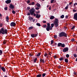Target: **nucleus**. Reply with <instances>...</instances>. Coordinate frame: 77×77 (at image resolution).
Listing matches in <instances>:
<instances>
[{"label":"nucleus","mask_w":77,"mask_h":77,"mask_svg":"<svg viewBox=\"0 0 77 77\" xmlns=\"http://www.w3.org/2000/svg\"><path fill=\"white\" fill-rule=\"evenodd\" d=\"M0 34H2V35H7L8 34V30L6 29H4L3 28H2L0 30Z\"/></svg>","instance_id":"1"},{"label":"nucleus","mask_w":77,"mask_h":77,"mask_svg":"<svg viewBox=\"0 0 77 77\" xmlns=\"http://www.w3.org/2000/svg\"><path fill=\"white\" fill-rule=\"evenodd\" d=\"M29 12L27 14V15L29 16L30 15H33L34 14V12H35V9L34 8H32L31 9L29 10Z\"/></svg>","instance_id":"2"},{"label":"nucleus","mask_w":77,"mask_h":77,"mask_svg":"<svg viewBox=\"0 0 77 77\" xmlns=\"http://www.w3.org/2000/svg\"><path fill=\"white\" fill-rule=\"evenodd\" d=\"M59 37H63V36H64L66 38H67V34L64 32H62L59 33Z\"/></svg>","instance_id":"3"},{"label":"nucleus","mask_w":77,"mask_h":77,"mask_svg":"<svg viewBox=\"0 0 77 77\" xmlns=\"http://www.w3.org/2000/svg\"><path fill=\"white\" fill-rule=\"evenodd\" d=\"M59 20L55 18V21L54 22V25L56 27H57L58 26H59Z\"/></svg>","instance_id":"4"},{"label":"nucleus","mask_w":77,"mask_h":77,"mask_svg":"<svg viewBox=\"0 0 77 77\" xmlns=\"http://www.w3.org/2000/svg\"><path fill=\"white\" fill-rule=\"evenodd\" d=\"M38 32H37L35 34H31V36L32 38H36L38 36Z\"/></svg>","instance_id":"5"},{"label":"nucleus","mask_w":77,"mask_h":77,"mask_svg":"<svg viewBox=\"0 0 77 77\" xmlns=\"http://www.w3.org/2000/svg\"><path fill=\"white\" fill-rule=\"evenodd\" d=\"M68 50H69L68 48L66 47L63 48V51L64 53H65V52L68 51Z\"/></svg>","instance_id":"6"},{"label":"nucleus","mask_w":77,"mask_h":77,"mask_svg":"<svg viewBox=\"0 0 77 77\" xmlns=\"http://www.w3.org/2000/svg\"><path fill=\"white\" fill-rule=\"evenodd\" d=\"M9 8L11 9H14L15 8V7L14 5L12 4H10V6H9Z\"/></svg>","instance_id":"7"},{"label":"nucleus","mask_w":77,"mask_h":77,"mask_svg":"<svg viewBox=\"0 0 77 77\" xmlns=\"http://www.w3.org/2000/svg\"><path fill=\"white\" fill-rule=\"evenodd\" d=\"M11 27H15L16 26V23L15 22H12L10 23Z\"/></svg>","instance_id":"8"},{"label":"nucleus","mask_w":77,"mask_h":77,"mask_svg":"<svg viewBox=\"0 0 77 77\" xmlns=\"http://www.w3.org/2000/svg\"><path fill=\"white\" fill-rule=\"evenodd\" d=\"M73 18L75 20H77V13L74 14Z\"/></svg>","instance_id":"9"},{"label":"nucleus","mask_w":77,"mask_h":77,"mask_svg":"<svg viewBox=\"0 0 77 77\" xmlns=\"http://www.w3.org/2000/svg\"><path fill=\"white\" fill-rule=\"evenodd\" d=\"M11 0H7L5 1V3H6V4H9L11 3Z\"/></svg>","instance_id":"10"},{"label":"nucleus","mask_w":77,"mask_h":77,"mask_svg":"<svg viewBox=\"0 0 77 77\" xmlns=\"http://www.w3.org/2000/svg\"><path fill=\"white\" fill-rule=\"evenodd\" d=\"M9 17H8V16H7L6 17V21L7 22V23H9Z\"/></svg>","instance_id":"11"},{"label":"nucleus","mask_w":77,"mask_h":77,"mask_svg":"<svg viewBox=\"0 0 77 77\" xmlns=\"http://www.w3.org/2000/svg\"><path fill=\"white\" fill-rule=\"evenodd\" d=\"M35 17H36V18H40V17H41V14H39H39H38L37 13L36 14V16Z\"/></svg>","instance_id":"12"},{"label":"nucleus","mask_w":77,"mask_h":77,"mask_svg":"<svg viewBox=\"0 0 77 77\" xmlns=\"http://www.w3.org/2000/svg\"><path fill=\"white\" fill-rule=\"evenodd\" d=\"M29 20L31 21V22H32V20L33 19V18L30 17V16H29Z\"/></svg>","instance_id":"13"},{"label":"nucleus","mask_w":77,"mask_h":77,"mask_svg":"<svg viewBox=\"0 0 77 77\" xmlns=\"http://www.w3.org/2000/svg\"><path fill=\"white\" fill-rule=\"evenodd\" d=\"M1 69H2V71L3 72H5L6 71V69H5V68L3 67H1Z\"/></svg>","instance_id":"14"},{"label":"nucleus","mask_w":77,"mask_h":77,"mask_svg":"<svg viewBox=\"0 0 77 77\" xmlns=\"http://www.w3.org/2000/svg\"><path fill=\"white\" fill-rule=\"evenodd\" d=\"M53 27L51 26H50V24L48 23V31L50 30H52V28Z\"/></svg>","instance_id":"15"},{"label":"nucleus","mask_w":77,"mask_h":77,"mask_svg":"<svg viewBox=\"0 0 77 77\" xmlns=\"http://www.w3.org/2000/svg\"><path fill=\"white\" fill-rule=\"evenodd\" d=\"M44 56L45 57H47V58L48 57V54H47L46 53H45L44 54Z\"/></svg>","instance_id":"16"},{"label":"nucleus","mask_w":77,"mask_h":77,"mask_svg":"<svg viewBox=\"0 0 77 77\" xmlns=\"http://www.w3.org/2000/svg\"><path fill=\"white\" fill-rule=\"evenodd\" d=\"M40 62H42V63H45V61H44V60L42 59H40Z\"/></svg>","instance_id":"17"},{"label":"nucleus","mask_w":77,"mask_h":77,"mask_svg":"<svg viewBox=\"0 0 77 77\" xmlns=\"http://www.w3.org/2000/svg\"><path fill=\"white\" fill-rule=\"evenodd\" d=\"M65 58V57L64 56V57H61V58L59 59L60 60H63V59H64Z\"/></svg>","instance_id":"18"},{"label":"nucleus","mask_w":77,"mask_h":77,"mask_svg":"<svg viewBox=\"0 0 77 77\" xmlns=\"http://www.w3.org/2000/svg\"><path fill=\"white\" fill-rule=\"evenodd\" d=\"M54 18V17L53 16H51L50 17V20H53Z\"/></svg>","instance_id":"19"},{"label":"nucleus","mask_w":77,"mask_h":77,"mask_svg":"<svg viewBox=\"0 0 77 77\" xmlns=\"http://www.w3.org/2000/svg\"><path fill=\"white\" fill-rule=\"evenodd\" d=\"M62 43H59L57 45L58 47H60L61 46Z\"/></svg>","instance_id":"20"},{"label":"nucleus","mask_w":77,"mask_h":77,"mask_svg":"<svg viewBox=\"0 0 77 77\" xmlns=\"http://www.w3.org/2000/svg\"><path fill=\"white\" fill-rule=\"evenodd\" d=\"M42 76V74H39L36 75V77H41Z\"/></svg>","instance_id":"21"},{"label":"nucleus","mask_w":77,"mask_h":77,"mask_svg":"<svg viewBox=\"0 0 77 77\" xmlns=\"http://www.w3.org/2000/svg\"><path fill=\"white\" fill-rule=\"evenodd\" d=\"M61 47H62L63 48H64L65 47V45L64 44H61Z\"/></svg>","instance_id":"22"},{"label":"nucleus","mask_w":77,"mask_h":77,"mask_svg":"<svg viewBox=\"0 0 77 77\" xmlns=\"http://www.w3.org/2000/svg\"><path fill=\"white\" fill-rule=\"evenodd\" d=\"M36 6L38 7V8H40L41 7V5L39 4V3H37L36 4Z\"/></svg>","instance_id":"23"},{"label":"nucleus","mask_w":77,"mask_h":77,"mask_svg":"<svg viewBox=\"0 0 77 77\" xmlns=\"http://www.w3.org/2000/svg\"><path fill=\"white\" fill-rule=\"evenodd\" d=\"M33 26H30L28 30H32V29H33Z\"/></svg>","instance_id":"24"},{"label":"nucleus","mask_w":77,"mask_h":77,"mask_svg":"<svg viewBox=\"0 0 77 77\" xmlns=\"http://www.w3.org/2000/svg\"><path fill=\"white\" fill-rule=\"evenodd\" d=\"M47 31H48V23H47V26L46 28Z\"/></svg>","instance_id":"25"},{"label":"nucleus","mask_w":77,"mask_h":77,"mask_svg":"<svg viewBox=\"0 0 77 77\" xmlns=\"http://www.w3.org/2000/svg\"><path fill=\"white\" fill-rule=\"evenodd\" d=\"M37 60V58H36L34 60V63H36V62Z\"/></svg>","instance_id":"26"},{"label":"nucleus","mask_w":77,"mask_h":77,"mask_svg":"<svg viewBox=\"0 0 77 77\" xmlns=\"http://www.w3.org/2000/svg\"><path fill=\"white\" fill-rule=\"evenodd\" d=\"M40 55H41V53L39 52L38 53V54H37L36 55L38 57H39V56H40Z\"/></svg>","instance_id":"27"},{"label":"nucleus","mask_w":77,"mask_h":77,"mask_svg":"<svg viewBox=\"0 0 77 77\" xmlns=\"http://www.w3.org/2000/svg\"><path fill=\"white\" fill-rule=\"evenodd\" d=\"M65 61L66 62V63H68V60L67 59H65Z\"/></svg>","instance_id":"28"},{"label":"nucleus","mask_w":77,"mask_h":77,"mask_svg":"<svg viewBox=\"0 0 77 77\" xmlns=\"http://www.w3.org/2000/svg\"><path fill=\"white\" fill-rule=\"evenodd\" d=\"M12 13L13 14H15V13H16V12L14 11L13 9H12Z\"/></svg>","instance_id":"29"},{"label":"nucleus","mask_w":77,"mask_h":77,"mask_svg":"<svg viewBox=\"0 0 77 77\" xmlns=\"http://www.w3.org/2000/svg\"><path fill=\"white\" fill-rule=\"evenodd\" d=\"M42 27L43 28H46L47 27V25L45 24L44 25H43Z\"/></svg>","instance_id":"30"},{"label":"nucleus","mask_w":77,"mask_h":77,"mask_svg":"<svg viewBox=\"0 0 77 77\" xmlns=\"http://www.w3.org/2000/svg\"><path fill=\"white\" fill-rule=\"evenodd\" d=\"M36 25L37 26H39V27L41 26V24H40V23H37L36 24Z\"/></svg>","instance_id":"31"},{"label":"nucleus","mask_w":77,"mask_h":77,"mask_svg":"<svg viewBox=\"0 0 77 77\" xmlns=\"http://www.w3.org/2000/svg\"><path fill=\"white\" fill-rule=\"evenodd\" d=\"M3 54V51L2 50H0V55H2Z\"/></svg>","instance_id":"32"},{"label":"nucleus","mask_w":77,"mask_h":77,"mask_svg":"<svg viewBox=\"0 0 77 77\" xmlns=\"http://www.w3.org/2000/svg\"><path fill=\"white\" fill-rule=\"evenodd\" d=\"M73 56L74 57H77V54H73Z\"/></svg>","instance_id":"33"},{"label":"nucleus","mask_w":77,"mask_h":77,"mask_svg":"<svg viewBox=\"0 0 77 77\" xmlns=\"http://www.w3.org/2000/svg\"><path fill=\"white\" fill-rule=\"evenodd\" d=\"M73 74H74L73 75L74 77H75V75H77V73L76 72H74Z\"/></svg>","instance_id":"34"},{"label":"nucleus","mask_w":77,"mask_h":77,"mask_svg":"<svg viewBox=\"0 0 77 77\" xmlns=\"http://www.w3.org/2000/svg\"><path fill=\"white\" fill-rule=\"evenodd\" d=\"M64 15H62L60 16V18H64Z\"/></svg>","instance_id":"35"},{"label":"nucleus","mask_w":77,"mask_h":77,"mask_svg":"<svg viewBox=\"0 0 77 77\" xmlns=\"http://www.w3.org/2000/svg\"><path fill=\"white\" fill-rule=\"evenodd\" d=\"M66 57H67V58H68V57H69V54H67L66 55Z\"/></svg>","instance_id":"36"},{"label":"nucleus","mask_w":77,"mask_h":77,"mask_svg":"<svg viewBox=\"0 0 77 77\" xmlns=\"http://www.w3.org/2000/svg\"><path fill=\"white\" fill-rule=\"evenodd\" d=\"M45 75H46V74L45 73H43L42 75V77H45Z\"/></svg>","instance_id":"37"},{"label":"nucleus","mask_w":77,"mask_h":77,"mask_svg":"<svg viewBox=\"0 0 77 77\" xmlns=\"http://www.w3.org/2000/svg\"><path fill=\"white\" fill-rule=\"evenodd\" d=\"M31 5H35V2H32L31 3Z\"/></svg>","instance_id":"38"},{"label":"nucleus","mask_w":77,"mask_h":77,"mask_svg":"<svg viewBox=\"0 0 77 77\" xmlns=\"http://www.w3.org/2000/svg\"><path fill=\"white\" fill-rule=\"evenodd\" d=\"M4 9L5 11H7V10H8V7H5V8H4Z\"/></svg>","instance_id":"39"},{"label":"nucleus","mask_w":77,"mask_h":77,"mask_svg":"<svg viewBox=\"0 0 77 77\" xmlns=\"http://www.w3.org/2000/svg\"><path fill=\"white\" fill-rule=\"evenodd\" d=\"M3 43L4 44H6V41H3Z\"/></svg>","instance_id":"40"},{"label":"nucleus","mask_w":77,"mask_h":77,"mask_svg":"<svg viewBox=\"0 0 77 77\" xmlns=\"http://www.w3.org/2000/svg\"><path fill=\"white\" fill-rule=\"evenodd\" d=\"M73 12H77V10H75V9H73Z\"/></svg>","instance_id":"41"},{"label":"nucleus","mask_w":77,"mask_h":77,"mask_svg":"<svg viewBox=\"0 0 77 77\" xmlns=\"http://www.w3.org/2000/svg\"><path fill=\"white\" fill-rule=\"evenodd\" d=\"M51 27H54V24H53V23L51 24Z\"/></svg>","instance_id":"42"},{"label":"nucleus","mask_w":77,"mask_h":77,"mask_svg":"<svg viewBox=\"0 0 77 77\" xmlns=\"http://www.w3.org/2000/svg\"><path fill=\"white\" fill-rule=\"evenodd\" d=\"M54 42V41H53V40H52L51 41V44H53V42Z\"/></svg>","instance_id":"43"},{"label":"nucleus","mask_w":77,"mask_h":77,"mask_svg":"<svg viewBox=\"0 0 77 77\" xmlns=\"http://www.w3.org/2000/svg\"><path fill=\"white\" fill-rule=\"evenodd\" d=\"M75 28V26H73L71 28V30H73Z\"/></svg>","instance_id":"44"},{"label":"nucleus","mask_w":77,"mask_h":77,"mask_svg":"<svg viewBox=\"0 0 77 77\" xmlns=\"http://www.w3.org/2000/svg\"><path fill=\"white\" fill-rule=\"evenodd\" d=\"M30 0H28L27 2V3L28 4H29V3H30Z\"/></svg>","instance_id":"45"},{"label":"nucleus","mask_w":77,"mask_h":77,"mask_svg":"<svg viewBox=\"0 0 77 77\" xmlns=\"http://www.w3.org/2000/svg\"><path fill=\"white\" fill-rule=\"evenodd\" d=\"M54 0H51V3H53V2H54Z\"/></svg>","instance_id":"46"},{"label":"nucleus","mask_w":77,"mask_h":77,"mask_svg":"<svg viewBox=\"0 0 77 77\" xmlns=\"http://www.w3.org/2000/svg\"><path fill=\"white\" fill-rule=\"evenodd\" d=\"M35 9H36V10H38L40 9V8H39L37 7L35 8Z\"/></svg>","instance_id":"47"},{"label":"nucleus","mask_w":77,"mask_h":77,"mask_svg":"<svg viewBox=\"0 0 77 77\" xmlns=\"http://www.w3.org/2000/svg\"><path fill=\"white\" fill-rule=\"evenodd\" d=\"M3 26V24L2 23H0V27H2Z\"/></svg>","instance_id":"48"},{"label":"nucleus","mask_w":77,"mask_h":77,"mask_svg":"<svg viewBox=\"0 0 77 77\" xmlns=\"http://www.w3.org/2000/svg\"><path fill=\"white\" fill-rule=\"evenodd\" d=\"M48 55H49V56H50V57L51 55V53L49 52V54H48Z\"/></svg>","instance_id":"49"},{"label":"nucleus","mask_w":77,"mask_h":77,"mask_svg":"<svg viewBox=\"0 0 77 77\" xmlns=\"http://www.w3.org/2000/svg\"><path fill=\"white\" fill-rule=\"evenodd\" d=\"M68 8V6H67L65 8V9H67Z\"/></svg>","instance_id":"50"},{"label":"nucleus","mask_w":77,"mask_h":77,"mask_svg":"<svg viewBox=\"0 0 77 77\" xmlns=\"http://www.w3.org/2000/svg\"><path fill=\"white\" fill-rule=\"evenodd\" d=\"M29 56H30V57H32V56H33V55H32V54H29Z\"/></svg>","instance_id":"51"},{"label":"nucleus","mask_w":77,"mask_h":77,"mask_svg":"<svg viewBox=\"0 0 77 77\" xmlns=\"http://www.w3.org/2000/svg\"><path fill=\"white\" fill-rule=\"evenodd\" d=\"M49 9V10H51V6H50Z\"/></svg>","instance_id":"52"},{"label":"nucleus","mask_w":77,"mask_h":77,"mask_svg":"<svg viewBox=\"0 0 77 77\" xmlns=\"http://www.w3.org/2000/svg\"><path fill=\"white\" fill-rule=\"evenodd\" d=\"M54 38H57V35H54Z\"/></svg>","instance_id":"53"},{"label":"nucleus","mask_w":77,"mask_h":77,"mask_svg":"<svg viewBox=\"0 0 77 77\" xmlns=\"http://www.w3.org/2000/svg\"><path fill=\"white\" fill-rule=\"evenodd\" d=\"M27 9L28 10H29V9H30V8L29 7H27Z\"/></svg>","instance_id":"54"},{"label":"nucleus","mask_w":77,"mask_h":77,"mask_svg":"<svg viewBox=\"0 0 77 77\" xmlns=\"http://www.w3.org/2000/svg\"><path fill=\"white\" fill-rule=\"evenodd\" d=\"M54 59H56V58H57V57L56 56H54Z\"/></svg>","instance_id":"55"},{"label":"nucleus","mask_w":77,"mask_h":77,"mask_svg":"<svg viewBox=\"0 0 77 77\" xmlns=\"http://www.w3.org/2000/svg\"><path fill=\"white\" fill-rule=\"evenodd\" d=\"M72 41V42H74V38H72V39L71 40Z\"/></svg>","instance_id":"56"},{"label":"nucleus","mask_w":77,"mask_h":77,"mask_svg":"<svg viewBox=\"0 0 77 77\" xmlns=\"http://www.w3.org/2000/svg\"><path fill=\"white\" fill-rule=\"evenodd\" d=\"M77 5V3H75L74 4L73 6H75V5Z\"/></svg>","instance_id":"57"},{"label":"nucleus","mask_w":77,"mask_h":77,"mask_svg":"<svg viewBox=\"0 0 77 77\" xmlns=\"http://www.w3.org/2000/svg\"><path fill=\"white\" fill-rule=\"evenodd\" d=\"M43 23H46V21H43Z\"/></svg>","instance_id":"58"},{"label":"nucleus","mask_w":77,"mask_h":77,"mask_svg":"<svg viewBox=\"0 0 77 77\" xmlns=\"http://www.w3.org/2000/svg\"><path fill=\"white\" fill-rule=\"evenodd\" d=\"M40 12L39 11H36V13H38V14H39V13H40Z\"/></svg>","instance_id":"59"},{"label":"nucleus","mask_w":77,"mask_h":77,"mask_svg":"<svg viewBox=\"0 0 77 77\" xmlns=\"http://www.w3.org/2000/svg\"><path fill=\"white\" fill-rule=\"evenodd\" d=\"M61 66H58V68H60Z\"/></svg>","instance_id":"60"},{"label":"nucleus","mask_w":77,"mask_h":77,"mask_svg":"<svg viewBox=\"0 0 77 77\" xmlns=\"http://www.w3.org/2000/svg\"><path fill=\"white\" fill-rule=\"evenodd\" d=\"M35 19H34L33 20L32 19V22H35Z\"/></svg>","instance_id":"61"},{"label":"nucleus","mask_w":77,"mask_h":77,"mask_svg":"<svg viewBox=\"0 0 77 77\" xmlns=\"http://www.w3.org/2000/svg\"><path fill=\"white\" fill-rule=\"evenodd\" d=\"M33 16H34V17H35L36 16V14H33Z\"/></svg>","instance_id":"62"},{"label":"nucleus","mask_w":77,"mask_h":77,"mask_svg":"<svg viewBox=\"0 0 77 77\" xmlns=\"http://www.w3.org/2000/svg\"><path fill=\"white\" fill-rule=\"evenodd\" d=\"M0 17H2V14H1L0 13Z\"/></svg>","instance_id":"63"},{"label":"nucleus","mask_w":77,"mask_h":77,"mask_svg":"<svg viewBox=\"0 0 77 77\" xmlns=\"http://www.w3.org/2000/svg\"><path fill=\"white\" fill-rule=\"evenodd\" d=\"M68 16L67 15L66 16V18H68Z\"/></svg>","instance_id":"64"}]
</instances>
